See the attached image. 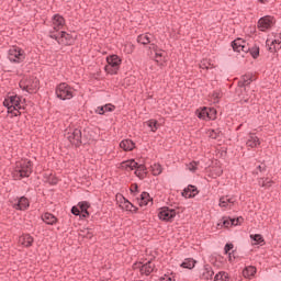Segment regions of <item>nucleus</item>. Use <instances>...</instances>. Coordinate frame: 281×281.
Returning a JSON list of instances; mask_svg holds the SVG:
<instances>
[{
  "label": "nucleus",
  "mask_w": 281,
  "mask_h": 281,
  "mask_svg": "<svg viewBox=\"0 0 281 281\" xmlns=\"http://www.w3.org/2000/svg\"><path fill=\"white\" fill-rule=\"evenodd\" d=\"M256 267L248 266L243 270L244 278H254L256 276Z\"/></svg>",
  "instance_id": "nucleus-28"
},
{
  "label": "nucleus",
  "mask_w": 281,
  "mask_h": 281,
  "mask_svg": "<svg viewBox=\"0 0 281 281\" xmlns=\"http://www.w3.org/2000/svg\"><path fill=\"white\" fill-rule=\"evenodd\" d=\"M137 206H134V207H132V211L131 212H134V213H137Z\"/></svg>",
  "instance_id": "nucleus-59"
},
{
  "label": "nucleus",
  "mask_w": 281,
  "mask_h": 281,
  "mask_svg": "<svg viewBox=\"0 0 281 281\" xmlns=\"http://www.w3.org/2000/svg\"><path fill=\"white\" fill-rule=\"evenodd\" d=\"M212 63H210V60L207 59H203L201 63H200V69H212Z\"/></svg>",
  "instance_id": "nucleus-40"
},
{
  "label": "nucleus",
  "mask_w": 281,
  "mask_h": 281,
  "mask_svg": "<svg viewBox=\"0 0 281 281\" xmlns=\"http://www.w3.org/2000/svg\"><path fill=\"white\" fill-rule=\"evenodd\" d=\"M266 45L268 47V52L271 54H276V52H280L281 49V35L274 36L273 40H267Z\"/></svg>",
  "instance_id": "nucleus-12"
},
{
  "label": "nucleus",
  "mask_w": 281,
  "mask_h": 281,
  "mask_svg": "<svg viewBox=\"0 0 281 281\" xmlns=\"http://www.w3.org/2000/svg\"><path fill=\"white\" fill-rule=\"evenodd\" d=\"M250 238L255 243H257V245H260V243H265V239H262V235H260V234L250 235Z\"/></svg>",
  "instance_id": "nucleus-44"
},
{
  "label": "nucleus",
  "mask_w": 281,
  "mask_h": 281,
  "mask_svg": "<svg viewBox=\"0 0 281 281\" xmlns=\"http://www.w3.org/2000/svg\"><path fill=\"white\" fill-rule=\"evenodd\" d=\"M161 281H164V280H161Z\"/></svg>",
  "instance_id": "nucleus-62"
},
{
  "label": "nucleus",
  "mask_w": 281,
  "mask_h": 281,
  "mask_svg": "<svg viewBox=\"0 0 281 281\" xmlns=\"http://www.w3.org/2000/svg\"><path fill=\"white\" fill-rule=\"evenodd\" d=\"M246 146L248 148H258V146H260V138L256 135V133H249L247 135Z\"/></svg>",
  "instance_id": "nucleus-17"
},
{
  "label": "nucleus",
  "mask_w": 281,
  "mask_h": 281,
  "mask_svg": "<svg viewBox=\"0 0 281 281\" xmlns=\"http://www.w3.org/2000/svg\"><path fill=\"white\" fill-rule=\"evenodd\" d=\"M254 82V79L251 78V75H245L241 77V80L238 81V87H247Z\"/></svg>",
  "instance_id": "nucleus-29"
},
{
  "label": "nucleus",
  "mask_w": 281,
  "mask_h": 281,
  "mask_svg": "<svg viewBox=\"0 0 281 281\" xmlns=\"http://www.w3.org/2000/svg\"><path fill=\"white\" fill-rule=\"evenodd\" d=\"M196 194H199V189L192 184H189L188 188L182 191V196H184V199H194Z\"/></svg>",
  "instance_id": "nucleus-18"
},
{
  "label": "nucleus",
  "mask_w": 281,
  "mask_h": 281,
  "mask_svg": "<svg viewBox=\"0 0 281 281\" xmlns=\"http://www.w3.org/2000/svg\"><path fill=\"white\" fill-rule=\"evenodd\" d=\"M56 183H58V179L54 178V179L50 181V186H56Z\"/></svg>",
  "instance_id": "nucleus-57"
},
{
  "label": "nucleus",
  "mask_w": 281,
  "mask_h": 281,
  "mask_svg": "<svg viewBox=\"0 0 281 281\" xmlns=\"http://www.w3.org/2000/svg\"><path fill=\"white\" fill-rule=\"evenodd\" d=\"M207 119L216 120V110L214 108H207Z\"/></svg>",
  "instance_id": "nucleus-42"
},
{
  "label": "nucleus",
  "mask_w": 281,
  "mask_h": 281,
  "mask_svg": "<svg viewBox=\"0 0 281 281\" xmlns=\"http://www.w3.org/2000/svg\"><path fill=\"white\" fill-rule=\"evenodd\" d=\"M233 221H235L234 226L240 225V222L243 221V217L233 218Z\"/></svg>",
  "instance_id": "nucleus-55"
},
{
  "label": "nucleus",
  "mask_w": 281,
  "mask_h": 281,
  "mask_svg": "<svg viewBox=\"0 0 281 281\" xmlns=\"http://www.w3.org/2000/svg\"><path fill=\"white\" fill-rule=\"evenodd\" d=\"M161 280H164V281H175V277L165 274V277Z\"/></svg>",
  "instance_id": "nucleus-54"
},
{
  "label": "nucleus",
  "mask_w": 281,
  "mask_h": 281,
  "mask_svg": "<svg viewBox=\"0 0 281 281\" xmlns=\"http://www.w3.org/2000/svg\"><path fill=\"white\" fill-rule=\"evenodd\" d=\"M222 95H223V93L221 91H218V90L213 92L212 98H213L214 104H218Z\"/></svg>",
  "instance_id": "nucleus-41"
},
{
  "label": "nucleus",
  "mask_w": 281,
  "mask_h": 281,
  "mask_svg": "<svg viewBox=\"0 0 281 281\" xmlns=\"http://www.w3.org/2000/svg\"><path fill=\"white\" fill-rule=\"evenodd\" d=\"M120 148H122L123 150L125 151H131V150H134L135 148V143L131 139H123L121 143H120Z\"/></svg>",
  "instance_id": "nucleus-26"
},
{
  "label": "nucleus",
  "mask_w": 281,
  "mask_h": 281,
  "mask_svg": "<svg viewBox=\"0 0 281 281\" xmlns=\"http://www.w3.org/2000/svg\"><path fill=\"white\" fill-rule=\"evenodd\" d=\"M33 169L34 165L31 162V160H21L20 162H16L15 168L12 171V177L14 181H21V179L30 177Z\"/></svg>",
  "instance_id": "nucleus-1"
},
{
  "label": "nucleus",
  "mask_w": 281,
  "mask_h": 281,
  "mask_svg": "<svg viewBox=\"0 0 281 281\" xmlns=\"http://www.w3.org/2000/svg\"><path fill=\"white\" fill-rule=\"evenodd\" d=\"M234 249V244H226L224 247L225 254H229Z\"/></svg>",
  "instance_id": "nucleus-49"
},
{
  "label": "nucleus",
  "mask_w": 281,
  "mask_h": 281,
  "mask_svg": "<svg viewBox=\"0 0 281 281\" xmlns=\"http://www.w3.org/2000/svg\"><path fill=\"white\" fill-rule=\"evenodd\" d=\"M210 137H212V139H216V137H218V131L212 130V132L210 133Z\"/></svg>",
  "instance_id": "nucleus-51"
},
{
  "label": "nucleus",
  "mask_w": 281,
  "mask_h": 281,
  "mask_svg": "<svg viewBox=\"0 0 281 281\" xmlns=\"http://www.w3.org/2000/svg\"><path fill=\"white\" fill-rule=\"evenodd\" d=\"M38 85L40 82L36 78H29L21 80L19 87L22 91H26V93H34L38 91Z\"/></svg>",
  "instance_id": "nucleus-6"
},
{
  "label": "nucleus",
  "mask_w": 281,
  "mask_h": 281,
  "mask_svg": "<svg viewBox=\"0 0 281 281\" xmlns=\"http://www.w3.org/2000/svg\"><path fill=\"white\" fill-rule=\"evenodd\" d=\"M138 188L139 187L137 186V183H134V184H132L130 190H131L132 193H135V192H138Z\"/></svg>",
  "instance_id": "nucleus-52"
},
{
  "label": "nucleus",
  "mask_w": 281,
  "mask_h": 281,
  "mask_svg": "<svg viewBox=\"0 0 281 281\" xmlns=\"http://www.w3.org/2000/svg\"><path fill=\"white\" fill-rule=\"evenodd\" d=\"M11 205L13 210H18L20 212H25L27 207H30V200L25 196L16 198L15 200L11 201Z\"/></svg>",
  "instance_id": "nucleus-10"
},
{
  "label": "nucleus",
  "mask_w": 281,
  "mask_h": 281,
  "mask_svg": "<svg viewBox=\"0 0 281 281\" xmlns=\"http://www.w3.org/2000/svg\"><path fill=\"white\" fill-rule=\"evenodd\" d=\"M234 223H235V221H233V218H231V217H224L223 218V226L224 227H233Z\"/></svg>",
  "instance_id": "nucleus-43"
},
{
  "label": "nucleus",
  "mask_w": 281,
  "mask_h": 281,
  "mask_svg": "<svg viewBox=\"0 0 281 281\" xmlns=\"http://www.w3.org/2000/svg\"><path fill=\"white\" fill-rule=\"evenodd\" d=\"M11 115H13V117H19V115H21V110L12 109Z\"/></svg>",
  "instance_id": "nucleus-50"
},
{
  "label": "nucleus",
  "mask_w": 281,
  "mask_h": 281,
  "mask_svg": "<svg viewBox=\"0 0 281 281\" xmlns=\"http://www.w3.org/2000/svg\"><path fill=\"white\" fill-rule=\"evenodd\" d=\"M3 106L8 109V113H12V109L13 111H21V109H23L21 105V97L11 95L8 99H4Z\"/></svg>",
  "instance_id": "nucleus-7"
},
{
  "label": "nucleus",
  "mask_w": 281,
  "mask_h": 281,
  "mask_svg": "<svg viewBox=\"0 0 281 281\" xmlns=\"http://www.w3.org/2000/svg\"><path fill=\"white\" fill-rule=\"evenodd\" d=\"M149 203L153 204V198H150L148 192H143L138 198V205L140 207H146Z\"/></svg>",
  "instance_id": "nucleus-21"
},
{
  "label": "nucleus",
  "mask_w": 281,
  "mask_h": 281,
  "mask_svg": "<svg viewBox=\"0 0 281 281\" xmlns=\"http://www.w3.org/2000/svg\"><path fill=\"white\" fill-rule=\"evenodd\" d=\"M259 184L261 186V188H271V186H273V180H269V178H265L259 181Z\"/></svg>",
  "instance_id": "nucleus-37"
},
{
  "label": "nucleus",
  "mask_w": 281,
  "mask_h": 281,
  "mask_svg": "<svg viewBox=\"0 0 281 281\" xmlns=\"http://www.w3.org/2000/svg\"><path fill=\"white\" fill-rule=\"evenodd\" d=\"M161 172H164V168H161V165L154 164L151 166V175H154V177H159V175H161Z\"/></svg>",
  "instance_id": "nucleus-34"
},
{
  "label": "nucleus",
  "mask_w": 281,
  "mask_h": 281,
  "mask_svg": "<svg viewBox=\"0 0 281 281\" xmlns=\"http://www.w3.org/2000/svg\"><path fill=\"white\" fill-rule=\"evenodd\" d=\"M149 49H153V52H155L156 63H161V60L164 58V50H158L157 44H155V43L151 44V47H149Z\"/></svg>",
  "instance_id": "nucleus-27"
},
{
  "label": "nucleus",
  "mask_w": 281,
  "mask_h": 281,
  "mask_svg": "<svg viewBox=\"0 0 281 281\" xmlns=\"http://www.w3.org/2000/svg\"><path fill=\"white\" fill-rule=\"evenodd\" d=\"M42 221L46 223V225H56V223L58 222V218L54 216V214L52 213H44L42 215Z\"/></svg>",
  "instance_id": "nucleus-25"
},
{
  "label": "nucleus",
  "mask_w": 281,
  "mask_h": 281,
  "mask_svg": "<svg viewBox=\"0 0 281 281\" xmlns=\"http://www.w3.org/2000/svg\"><path fill=\"white\" fill-rule=\"evenodd\" d=\"M52 23L53 30L50 32H55V34H58V32H60V30H63V26L65 25V18H63V15L60 14H55L53 15Z\"/></svg>",
  "instance_id": "nucleus-13"
},
{
  "label": "nucleus",
  "mask_w": 281,
  "mask_h": 281,
  "mask_svg": "<svg viewBox=\"0 0 281 281\" xmlns=\"http://www.w3.org/2000/svg\"><path fill=\"white\" fill-rule=\"evenodd\" d=\"M79 216H80V218H87V217H89V210H88V211H82Z\"/></svg>",
  "instance_id": "nucleus-53"
},
{
  "label": "nucleus",
  "mask_w": 281,
  "mask_h": 281,
  "mask_svg": "<svg viewBox=\"0 0 281 281\" xmlns=\"http://www.w3.org/2000/svg\"><path fill=\"white\" fill-rule=\"evenodd\" d=\"M82 234L85 238H89V239L93 238V233L90 229L83 231Z\"/></svg>",
  "instance_id": "nucleus-46"
},
{
  "label": "nucleus",
  "mask_w": 281,
  "mask_h": 281,
  "mask_svg": "<svg viewBox=\"0 0 281 281\" xmlns=\"http://www.w3.org/2000/svg\"><path fill=\"white\" fill-rule=\"evenodd\" d=\"M194 265H196V261L188 258L181 263V267H183V269H194Z\"/></svg>",
  "instance_id": "nucleus-33"
},
{
  "label": "nucleus",
  "mask_w": 281,
  "mask_h": 281,
  "mask_svg": "<svg viewBox=\"0 0 281 281\" xmlns=\"http://www.w3.org/2000/svg\"><path fill=\"white\" fill-rule=\"evenodd\" d=\"M214 277V270L210 265L204 266L202 273H201V279L202 280H212Z\"/></svg>",
  "instance_id": "nucleus-23"
},
{
  "label": "nucleus",
  "mask_w": 281,
  "mask_h": 281,
  "mask_svg": "<svg viewBox=\"0 0 281 281\" xmlns=\"http://www.w3.org/2000/svg\"><path fill=\"white\" fill-rule=\"evenodd\" d=\"M137 43L140 45H150L153 47V43H155V35L150 33L140 34L137 36Z\"/></svg>",
  "instance_id": "nucleus-14"
},
{
  "label": "nucleus",
  "mask_w": 281,
  "mask_h": 281,
  "mask_svg": "<svg viewBox=\"0 0 281 281\" xmlns=\"http://www.w3.org/2000/svg\"><path fill=\"white\" fill-rule=\"evenodd\" d=\"M8 58L10 63H15V64L23 63V60H25V50H23V48L19 46H12L8 50Z\"/></svg>",
  "instance_id": "nucleus-5"
},
{
  "label": "nucleus",
  "mask_w": 281,
  "mask_h": 281,
  "mask_svg": "<svg viewBox=\"0 0 281 281\" xmlns=\"http://www.w3.org/2000/svg\"><path fill=\"white\" fill-rule=\"evenodd\" d=\"M133 207H135V205L133 203L128 202V200H125L124 210H126V212H133Z\"/></svg>",
  "instance_id": "nucleus-45"
},
{
  "label": "nucleus",
  "mask_w": 281,
  "mask_h": 281,
  "mask_svg": "<svg viewBox=\"0 0 281 281\" xmlns=\"http://www.w3.org/2000/svg\"><path fill=\"white\" fill-rule=\"evenodd\" d=\"M113 111H115V105L108 103L105 105L98 106L95 113L104 115V113H113Z\"/></svg>",
  "instance_id": "nucleus-22"
},
{
  "label": "nucleus",
  "mask_w": 281,
  "mask_h": 281,
  "mask_svg": "<svg viewBox=\"0 0 281 281\" xmlns=\"http://www.w3.org/2000/svg\"><path fill=\"white\" fill-rule=\"evenodd\" d=\"M245 102H249V100H245Z\"/></svg>",
  "instance_id": "nucleus-61"
},
{
  "label": "nucleus",
  "mask_w": 281,
  "mask_h": 281,
  "mask_svg": "<svg viewBox=\"0 0 281 281\" xmlns=\"http://www.w3.org/2000/svg\"><path fill=\"white\" fill-rule=\"evenodd\" d=\"M71 214H74V216H80V209L78 206H72Z\"/></svg>",
  "instance_id": "nucleus-48"
},
{
  "label": "nucleus",
  "mask_w": 281,
  "mask_h": 281,
  "mask_svg": "<svg viewBox=\"0 0 281 281\" xmlns=\"http://www.w3.org/2000/svg\"><path fill=\"white\" fill-rule=\"evenodd\" d=\"M121 170H126L127 172H131L137 168V161L135 159L125 160L120 164Z\"/></svg>",
  "instance_id": "nucleus-20"
},
{
  "label": "nucleus",
  "mask_w": 281,
  "mask_h": 281,
  "mask_svg": "<svg viewBox=\"0 0 281 281\" xmlns=\"http://www.w3.org/2000/svg\"><path fill=\"white\" fill-rule=\"evenodd\" d=\"M79 212H87L89 207H91V204L87 201H82L78 203Z\"/></svg>",
  "instance_id": "nucleus-38"
},
{
  "label": "nucleus",
  "mask_w": 281,
  "mask_h": 281,
  "mask_svg": "<svg viewBox=\"0 0 281 281\" xmlns=\"http://www.w3.org/2000/svg\"><path fill=\"white\" fill-rule=\"evenodd\" d=\"M244 45H245V41H243V38H237L232 42L233 49L238 53H240V49L243 48Z\"/></svg>",
  "instance_id": "nucleus-31"
},
{
  "label": "nucleus",
  "mask_w": 281,
  "mask_h": 281,
  "mask_svg": "<svg viewBox=\"0 0 281 281\" xmlns=\"http://www.w3.org/2000/svg\"><path fill=\"white\" fill-rule=\"evenodd\" d=\"M257 168L259 169V172H265V170H267V166L265 165H259Z\"/></svg>",
  "instance_id": "nucleus-56"
},
{
  "label": "nucleus",
  "mask_w": 281,
  "mask_h": 281,
  "mask_svg": "<svg viewBox=\"0 0 281 281\" xmlns=\"http://www.w3.org/2000/svg\"><path fill=\"white\" fill-rule=\"evenodd\" d=\"M146 125L148 128H150L151 133H157V130L159 128V122L155 119H150L146 122Z\"/></svg>",
  "instance_id": "nucleus-30"
},
{
  "label": "nucleus",
  "mask_w": 281,
  "mask_h": 281,
  "mask_svg": "<svg viewBox=\"0 0 281 281\" xmlns=\"http://www.w3.org/2000/svg\"><path fill=\"white\" fill-rule=\"evenodd\" d=\"M19 245L22 247H32L34 245V237L30 234H24L19 237Z\"/></svg>",
  "instance_id": "nucleus-19"
},
{
  "label": "nucleus",
  "mask_w": 281,
  "mask_h": 281,
  "mask_svg": "<svg viewBox=\"0 0 281 281\" xmlns=\"http://www.w3.org/2000/svg\"><path fill=\"white\" fill-rule=\"evenodd\" d=\"M137 267L142 273V276H150L155 271V263H153V261H150V260L144 265L138 263Z\"/></svg>",
  "instance_id": "nucleus-15"
},
{
  "label": "nucleus",
  "mask_w": 281,
  "mask_h": 281,
  "mask_svg": "<svg viewBox=\"0 0 281 281\" xmlns=\"http://www.w3.org/2000/svg\"><path fill=\"white\" fill-rule=\"evenodd\" d=\"M67 139L72 144V146H80L82 144V132L78 128H75L72 132L67 134Z\"/></svg>",
  "instance_id": "nucleus-11"
},
{
  "label": "nucleus",
  "mask_w": 281,
  "mask_h": 281,
  "mask_svg": "<svg viewBox=\"0 0 281 281\" xmlns=\"http://www.w3.org/2000/svg\"><path fill=\"white\" fill-rule=\"evenodd\" d=\"M214 281H229V273L225 271H220L215 274Z\"/></svg>",
  "instance_id": "nucleus-32"
},
{
  "label": "nucleus",
  "mask_w": 281,
  "mask_h": 281,
  "mask_svg": "<svg viewBox=\"0 0 281 281\" xmlns=\"http://www.w3.org/2000/svg\"><path fill=\"white\" fill-rule=\"evenodd\" d=\"M198 168H199V162L196 161H191L187 164V169H189L190 172H196Z\"/></svg>",
  "instance_id": "nucleus-39"
},
{
  "label": "nucleus",
  "mask_w": 281,
  "mask_h": 281,
  "mask_svg": "<svg viewBox=\"0 0 281 281\" xmlns=\"http://www.w3.org/2000/svg\"><path fill=\"white\" fill-rule=\"evenodd\" d=\"M273 25H276V18L271 15H265L257 22V27L260 32H269Z\"/></svg>",
  "instance_id": "nucleus-8"
},
{
  "label": "nucleus",
  "mask_w": 281,
  "mask_h": 281,
  "mask_svg": "<svg viewBox=\"0 0 281 281\" xmlns=\"http://www.w3.org/2000/svg\"><path fill=\"white\" fill-rule=\"evenodd\" d=\"M135 172L134 175H136V177H138V179H146V175H147V168L146 165H138L135 167Z\"/></svg>",
  "instance_id": "nucleus-24"
},
{
  "label": "nucleus",
  "mask_w": 281,
  "mask_h": 281,
  "mask_svg": "<svg viewBox=\"0 0 281 281\" xmlns=\"http://www.w3.org/2000/svg\"><path fill=\"white\" fill-rule=\"evenodd\" d=\"M195 115H198L199 120H209L207 108H202L201 110H196Z\"/></svg>",
  "instance_id": "nucleus-35"
},
{
  "label": "nucleus",
  "mask_w": 281,
  "mask_h": 281,
  "mask_svg": "<svg viewBox=\"0 0 281 281\" xmlns=\"http://www.w3.org/2000/svg\"><path fill=\"white\" fill-rule=\"evenodd\" d=\"M248 52H249L250 56H252V58H258V56H260V47H258V46L250 47V49Z\"/></svg>",
  "instance_id": "nucleus-36"
},
{
  "label": "nucleus",
  "mask_w": 281,
  "mask_h": 281,
  "mask_svg": "<svg viewBox=\"0 0 281 281\" xmlns=\"http://www.w3.org/2000/svg\"><path fill=\"white\" fill-rule=\"evenodd\" d=\"M234 203H236V198H229L226 195L220 199L218 205L223 210H232V207H234Z\"/></svg>",
  "instance_id": "nucleus-16"
},
{
  "label": "nucleus",
  "mask_w": 281,
  "mask_h": 281,
  "mask_svg": "<svg viewBox=\"0 0 281 281\" xmlns=\"http://www.w3.org/2000/svg\"><path fill=\"white\" fill-rule=\"evenodd\" d=\"M250 48L251 47H249V45H247V42H244V45H241L240 52H244V54H248Z\"/></svg>",
  "instance_id": "nucleus-47"
},
{
  "label": "nucleus",
  "mask_w": 281,
  "mask_h": 281,
  "mask_svg": "<svg viewBox=\"0 0 281 281\" xmlns=\"http://www.w3.org/2000/svg\"><path fill=\"white\" fill-rule=\"evenodd\" d=\"M259 1V3H268L269 2V0H258Z\"/></svg>",
  "instance_id": "nucleus-60"
},
{
  "label": "nucleus",
  "mask_w": 281,
  "mask_h": 281,
  "mask_svg": "<svg viewBox=\"0 0 281 281\" xmlns=\"http://www.w3.org/2000/svg\"><path fill=\"white\" fill-rule=\"evenodd\" d=\"M177 216V210L164 206L158 212V218L165 221V223H172Z\"/></svg>",
  "instance_id": "nucleus-9"
},
{
  "label": "nucleus",
  "mask_w": 281,
  "mask_h": 281,
  "mask_svg": "<svg viewBox=\"0 0 281 281\" xmlns=\"http://www.w3.org/2000/svg\"><path fill=\"white\" fill-rule=\"evenodd\" d=\"M55 93L59 100H71L76 95L74 87L69 86L67 82L57 85Z\"/></svg>",
  "instance_id": "nucleus-2"
},
{
  "label": "nucleus",
  "mask_w": 281,
  "mask_h": 281,
  "mask_svg": "<svg viewBox=\"0 0 281 281\" xmlns=\"http://www.w3.org/2000/svg\"><path fill=\"white\" fill-rule=\"evenodd\" d=\"M49 36L57 41L58 45H74L76 43V40L74 36L65 31H61L60 33L50 32Z\"/></svg>",
  "instance_id": "nucleus-4"
},
{
  "label": "nucleus",
  "mask_w": 281,
  "mask_h": 281,
  "mask_svg": "<svg viewBox=\"0 0 281 281\" xmlns=\"http://www.w3.org/2000/svg\"><path fill=\"white\" fill-rule=\"evenodd\" d=\"M221 175H223V170H222V169H217L216 176H217V177H221Z\"/></svg>",
  "instance_id": "nucleus-58"
},
{
  "label": "nucleus",
  "mask_w": 281,
  "mask_h": 281,
  "mask_svg": "<svg viewBox=\"0 0 281 281\" xmlns=\"http://www.w3.org/2000/svg\"><path fill=\"white\" fill-rule=\"evenodd\" d=\"M108 65L104 66V71L106 74H110V76L117 75V71H120V66L122 65V58L117 55H110L106 57Z\"/></svg>",
  "instance_id": "nucleus-3"
}]
</instances>
